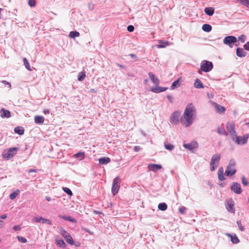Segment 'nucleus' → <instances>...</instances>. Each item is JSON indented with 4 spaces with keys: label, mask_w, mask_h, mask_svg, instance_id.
<instances>
[{
    "label": "nucleus",
    "mask_w": 249,
    "mask_h": 249,
    "mask_svg": "<svg viewBox=\"0 0 249 249\" xmlns=\"http://www.w3.org/2000/svg\"><path fill=\"white\" fill-rule=\"evenodd\" d=\"M196 114V108L193 104H188L181 117V123L185 127L190 126L194 122Z\"/></svg>",
    "instance_id": "1"
},
{
    "label": "nucleus",
    "mask_w": 249,
    "mask_h": 249,
    "mask_svg": "<svg viewBox=\"0 0 249 249\" xmlns=\"http://www.w3.org/2000/svg\"><path fill=\"white\" fill-rule=\"evenodd\" d=\"M221 158L219 154H214L211 160L210 169L211 171H214L218 167Z\"/></svg>",
    "instance_id": "2"
},
{
    "label": "nucleus",
    "mask_w": 249,
    "mask_h": 249,
    "mask_svg": "<svg viewBox=\"0 0 249 249\" xmlns=\"http://www.w3.org/2000/svg\"><path fill=\"white\" fill-rule=\"evenodd\" d=\"M213 68V64L212 62L207 60H203L201 63L200 68L198 71V72L201 73V71L208 72L210 71Z\"/></svg>",
    "instance_id": "3"
},
{
    "label": "nucleus",
    "mask_w": 249,
    "mask_h": 249,
    "mask_svg": "<svg viewBox=\"0 0 249 249\" xmlns=\"http://www.w3.org/2000/svg\"><path fill=\"white\" fill-rule=\"evenodd\" d=\"M235 162L234 160H231L226 170L225 175L226 176H232L236 172L235 168Z\"/></svg>",
    "instance_id": "4"
},
{
    "label": "nucleus",
    "mask_w": 249,
    "mask_h": 249,
    "mask_svg": "<svg viewBox=\"0 0 249 249\" xmlns=\"http://www.w3.org/2000/svg\"><path fill=\"white\" fill-rule=\"evenodd\" d=\"M17 152V148L16 147L10 148L4 150L2 153V156L4 159L9 160L12 158Z\"/></svg>",
    "instance_id": "5"
},
{
    "label": "nucleus",
    "mask_w": 249,
    "mask_h": 249,
    "mask_svg": "<svg viewBox=\"0 0 249 249\" xmlns=\"http://www.w3.org/2000/svg\"><path fill=\"white\" fill-rule=\"evenodd\" d=\"M249 137V134H246L243 137L236 135L232 140L237 144L243 145L247 143Z\"/></svg>",
    "instance_id": "6"
},
{
    "label": "nucleus",
    "mask_w": 249,
    "mask_h": 249,
    "mask_svg": "<svg viewBox=\"0 0 249 249\" xmlns=\"http://www.w3.org/2000/svg\"><path fill=\"white\" fill-rule=\"evenodd\" d=\"M226 132L228 135H230L231 138H233L236 135V131L235 130V125L234 123L228 122L226 124Z\"/></svg>",
    "instance_id": "7"
},
{
    "label": "nucleus",
    "mask_w": 249,
    "mask_h": 249,
    "mask_svg": "<svg viewBox=\"0 0 249 249\" xmlns=\"http://www.w3.org/2000/svg\"><path fill=\"white\" fill-rule=\"evenodd\" d=\"M120 181V178L118 177H116L113 180V183H112V188H111V191H112V194L114 196H115L118 193L119 188H120V185H119Z\"/></svg>",
    "instance_id": "8"
},
{
    "label": "nucleus",
    "mask_w": 249,
    "mask_h": 249,
    "mask_svg": "<svg viewBox=\"0 0 249 249\" xmlns=\"http://www.w3.org/2000/svg\"><path fill=\"white\" fill-rule=\"evenodd\" d=\"M180 115V113L178 111H174L171 115L170 118V122L173 124L176 125L179 122V117Z\"/></svg>",
    "instance_id": "9"
},
{
    "label": "nucleus",
    "mask_w": 249,
    "mask_h": 249,
    "mask_svg": "<svg viewBox=\"0 0 249 249\" xmlns=\"http://www.w3.org/2000/svg\"><path fill=\"white\" fill-rule=\"evenodd\" d=\"M237 39L233 36H228L225 37L223 39V43L229 46L230 47H232V43L236 42Z\"/></svg>",
    "instance_id": "10"
},
{
    "label": "nucleus",
    "mask_w": 249,
    "mask_h": 249,
    "mask_svg": "<svg viewBox=\"0 0 249 249\" xmlns=\"http://www.w3.org/2000/svg\"><path fill=\"white\" fill-rule=\"evenodd\" d=\"M231 190L237 194H240L242 192L241 186L239 183L234 182L231 186Z\"/></svg>",
    "instance_id": "11"
},
{
    "label": "nucleus",
    "mask_w": 249,
    "mask_h": 249,
    "mask_svg": "<svg viewBox=\"0 0 249 249\" xmlns=\"http://www.w3.org/2000/svg\"><path fill=\"white\" fill-rule=\"evenodd\" d=\"M33 220L36 222H40L43 224H47L50 225L52 224V222L51 220L48 219L44 218L41 216L36 217L33 219Z\"/></svg>",
    "instance_id": "12"
},
{
    "label": "nucleus",
    "mask_w": 249,
    "mask_h": 249,
    "mask_svg": "<svg viewBox=\"0 0 249 249\" xmlns=\"http://www.w3.org/2000/svg\"><path fill=\"white\" fill-rule=\"evenodd\" d=\"M148 169L152 171L156 172L158 170L162 168V166L160 164H150L147 166Z\"/></svg>",
    "instance_id": "13"
},
{
    "label": "nucleus",
    "mask_w": 249,
    "mask_h": 249,
    "mask_svg": "<svg viewBox=\"0 0 249 249\" xmlns=\"http://www.w3.org/2000/svg\"><path fill=\"white\" fill-rule=\"evenodd\" d=\"M197 143L196 142H192L188 143H185L183 146L189 150H193L197 147Z\"/></svg>",
    "instance_id": "14"
},
{
    "label": "nucleus",
    "mask_w": 249,
    "mask_h": 249,
    "mask_svg": "<svg viewBox=\"0 0 249 249\" xmlns=\"http://www.w3.org/2000/svg\"><path fill=\"white\" fill-rule=\"evenodd\" d=\"M167 89V88H165V87H161L156 86V87H152V88L151 89V91L153 92L159 93V92H161L162 91H164Z\"/></svg>",
    "instance_id": "15"
},
{
    "label": "nucleus",
    "mask_w": 249,
    "mask_h": 249,
    "mask_svg": "<svg viewBox=\"0 0 249 249\" xmlns=\"http://www.w3.org/2000/svg\"><path fill=\"white\" fill-rule=\"evenodd\" d=\"M0 116L2 118H9L11 116L10 112L9 110H6L4 108L1 109L0 111Z\"/></svg>",
    "instance_id": "16"
},
{
    "label": "nucleus",
    "mask_w": 249,
    "mask_h": 249,
    "mask_svg": "<svg viewBox=\"0 0 249 249\" xmlns=\"http://www.w3.org/2000/svg\"><path fill=\"white\" fill-rule=\"evenodd\" d=\"M73 157L81 160L85 159V155L84 152L80 151L77 153L74 154Z\"/></svg>",
    "instance_id": "17"
},
{
    "label": "nucleus",
    "mask_w": 249,
    "mask_h": 249,
    "mask_svg": "<svg viewBox=\"0 0 249 249\" xmlns=\"http://www.w3.org/2000/svg\"><path fill=\"white\" fill-rule=\"evenodd\" d=\"M149 78L152 82L155 85H158L160 83V81L157 77H155V75L152 72H149L148 73Z\"/></svg>",
    "instance_id": "18"
},
{
    "label": "nucleus",
    "mask_w": 249,
    "mask_h": 249,
    "mask_svg": "<svg viewBox=\"0 0 249 249\" xmlns=\"http://www.w3.org/2000/svg\"><path fill=\"white\" fill-rule=\"evenodd\" d=\"M217 174H218V179L222 181V180H224L225 179V178L224 176V169H223V167H221L219 168V169L218 170Z\"/></svg>",
    "instance_id": "19"
},
{
    "label": "nucleus",
    "mask_w": 249,
    "mask_h": 249,
    "mask_svg": "<svg viewBox=\"0 0 249 249\" xmlns=\"http://www.w3.org/2000/svg\"><path fill=\"white\" fill-rule=\"evenodd\" d=\"M226 234L231 238V241L232 243L237 244L239 242V240L236 235H232L230 233H227Z\"/></svg>",
    "instance_id": "20"
},
{
    "label": "nucleus",
    "mask_w": 249,
    "mask_h": 249,
    "mask_svg": "<svg viewBox=\"0 0 249 249\" xmlns=\"http://www.w3.org/2000/svg\"><path fill=\"white\" fill-rule=\"evenodd\" d=\"M236 54L239 57H244L246 55L247 53L242 48H238L236 50Z\"/></svg>",
    "instance_id": "21"
},
{
    "label": "nucleus",
    "mask_w": 249,
    "mask_h": 249,
    "mask_svg": "<svg viewBox=\"0 0 249 249\" xmlns=\"http://www.w3.org/2000/svg\"><path fill=\"white\" fill-rule=\"evenodd\" d=\"M180 78H178V80L175 81L173 83L171 87V89H174L175 88H178L180 87L181 84V82L180 81Z\"/></svg>",
    "instance_id": "22"
},
{
    "label": "nucleus",
    "mask_w": 249,
    "mask_h": 249,
    "mask_svg": "<svg viewBox=\"0 0 249 249\" xmlns=\"http://www.w3.org/2000/svg\"><path fill=\"white\" fill-rule=\"evenodd\" d=\"M194 87L197 89L204 88V86L199 79H196L194 82Z\"/></svg>",
    "instance_id": "23"
},
{
    "label": "nucleus",
    "mask_w": 249,
    "mask_h": 249,
    "mask_svg": "<svg viewBox=\"0 0 249 249\" xmlns=\"http://www.w3.org/2000/svg\"><path fill=\"white\" fill-rule=\"evenodd\" d=\"M34 120L36 124H40L44 123V118L42 116H36Z\"/></svg>",
    "instance_id": "24"
},
{
    "label": "nucleus",
    "mask_w": 249,
    "mask_h": 249,
    "mask_svg": "<svg viewBox=\"0 0 249 249\" xmlns=\"http://www.w3.org/2000/svg\"><path fill=\"white\" fill-rule=\"evenodd\" d=\"M98 160L101 164H107L110 161V159L108 157H103L100 158Z\"/></svg>",
    "instance_id": "25"
},
{
    "label": "nucleus",
    "mask_w": 249,
    "mask_h": 249,
    "mask_svg": "<svg viewBox=\"0 0 249 249\" xmlns=\"http://www.w3.org/2000/svg\"><path fill=\"white\" fill-rule=\"evenodd\" d=\"M55 243H56V245L59 247L63 248L66 247V244H65L64 241L62 239H58L57 238H56Z\"/></svg>",
    "instance_id": "26"
},
{
    "label": "nucleus",
    "mask_w": 249,
    "mask_h": 249,
    "mask_svg": "<svg viewBox=\"0 0 249 249\" xmlns=\"http://www.w3.org/2000/svg\"><path fill=\"white\" fill-rule=\"evenodd\" d=\"M214 9L213 7H206L204 9L205 13L208 16H212L214 13Z\"/></svg>",
    "instance_id": "27"
},
{
    "label": "nucleus",
    "mask_w": 249,
    "mask_h": 249,
    "mask_svg": "<svg viewBox=\"0 0 249 249\" xmlns=\"http://www.w3.org/2000/svg\"><path fill=\"white\" fill-rule=\"evenodd\" d=\"M58 217L61 218H62L66 221H70V222H71L73 223H76V220H75V219L71 216H62V215H59L58 216Z\"/></svg>",
    "instance_id": "28"
},
{
    "label": "nucleus",
    "mask_w": 249,
    "mask_h": 249,
    "mask_svg": "<svg viewBox=\"0 0 249 249\" xmlns=\"http://www.w3.org/2000/svg\"><path fill=\"white\" fill-rule=\"evenodd\" d=\"M214 105L215 108L216 109L217 111L219 112H223L225 111V108L224 107L219 105L216 103H214Z\"/></svg>",
    "instance_id": "29"
},
{
    "label": "nucleus",
    "mask_w": 249,
    "mask_h": 249,
    "mask_svg": "<svg viewBox=\"0 0 249 249\" xmlns=\"http://www.w3.org/2000/svg\"><path fill=\"white\" fill-rule=\"evenodd\" d=\"M14 131L16 133H17L20 135H22L24 133V129L22 127L17 126L14 129Z\"/></svg>",
    "instance_id": "30"
},
{
    "label": "nucleus",
    "mask_w": 249,
    "mask_h": 249,
    "mask_svg": "<svg viewBox=\"0 0 249 249\" xmlns=\"http://www.w3.org/2000/svg\"><path fill=\"white\" fill-rule=\"evenodd\" d=\"M64 238L66 242L69 244L71 245H73L74 244V241L70 234H68Z\"/></svg>",
    "instance_id": "31"
},
{
    "label": "nucleus",
    "mask_w": 249,
    "mask_h": 249,
    "mask_svg": "<svg viewBox=\"0 0 249 249\" xmlns=\"http://www.w3.org/2000/svg\"><path fill=\"white\" fill-rule=\"evenodd\" d=\"M226 209L229 212L231 213L234 212V209L233 208V205L231 202H228L226 205Z\"/></svg>",
    "instance_id": "32"
},
{
    "label": "nucleus",
    "mask_w": 249,
    "mask_h": 249,
    "mask_svg": "<svg viewBox=\"0 0 249 249\" xmlns=\"http://www.w3.org/2000/svg\"><path fill=\"white\" fill-rule=\"evenodd\" d=\"M202 29L205 32H210L212 30V27L208 24H205L203 25Z\"/></svg>",
    "instance_id": "33"
},
{
    "label": "nucleus",
    "mask_w": 249,
    "mask_h": 249,
    "mask_svg": "<svg viewBox=\"0 0 249 249\" xmlns=\"http://www.w3.org/2000/svg\"><path fill=\"white\" fill-rule=\"evenodd\" d=\"M80 36L79 32L77 31H71L69 33V37L71 38H74L76 37H78Z\"/></svg>",
    "instance_id": "34"
},
{
    "label": "nucleus",
    "mask_w": 249,
    "mask_h": 249,
    "mask_svg": "<svg viewBox=\"0 0 249 249\" xmlns=\"http://www.w3.org/2000/svg\"><path fill=\"white\" fill-rule=\"evenodd\" d=\"M159 42L160 43L157 45V48H165L168 45H169V43L168 42H162L161 40H160Z\"/></svg>",
    "instance_id": "35"
},
{
    "label": "nucleus",
    "mask_w": 249,
    "mask_h": 249,
    "mask_svg": "<svg viewBox=\"0 0 249 249\" xmlns=\"http://www.w3.org/2000/svg\"><path fill=\"white\" fill-rule=\"evenodd\" d=\"M237 2H239L242 5L246 6L249 9V0H236Z\"/></svg>",
    "instance_id": "36"
},
{
    "label": "nucleus",
    "mask_w": 249,
    "mask_h": 249,
    "mask_svg": "<svg viewBox=\"0 0 249 249\" xmlns=\"http://www.w3.org/2000/svg\"><path fill=\"white\" fill-rule=\"evenodd\" d=\"M158 208L161 211H165L167 208V206L165 203H161L158 205Z\"/></svg>",
    "instance_id": "37"
},
{
    "label": "nucleus",
    "mask_w": 249,
    "mask_h": 249,
    "mask_svg": "<svg viewBox=\"0 0 249 249\" xmlns=\"http://www.w3.org/2000/svg\"><path fill=\"white\" fill-rule=\"evenodd\" d=\"M23 61L25 68L30 71H32L28 60L26 58H24Z\"/></svg>",
    "instance_id": "38"
},
{
    "label": "nucleus",
    "mask_w": 249,
    "mask_h": 249,
    "mask_svg": "<svg viewBox=\"0 0 249 249\" xmlns=\"http://www.w3.org/2000/svg\"><path fill=\"white\" fill-rule=\"evenodd\" d=\"M86 77V74L84 72H80L78 75V80L79 81H83Z\"/></svg>",
    "instance_id": "39"
},
{
    "label": "nucleus",
    "mask_w": 249,
    "mask_h": 249,
    "mask_svg": "<svg viewBox=\"0 0 249 249\" xmlns=\"http://www.w3.org/2000/svg\"><path fill=\"white\" fill-rule=\"evenodd\" d=\"M19 192L18 190H17L15 192L10 195V198L12 200L14 199L18 196V193Z\"/></svg>",
    "instance_id": "40"
},
{
    "label": "nucleus",
    "mask_w": 249,
    "mask_h": 249,
    "mask_svg": "<svg viewBox=\"0 0 249 249\" xmlns=\"http://www.w3.org/2000/svg\"><path fill=\"white\" fill-rule=\"evenodd\" d=\"M164 147L167 150L170 151L172 150L175 147L174 145L170 143H165Z\"/></svg>",
    "instance_id": "41"
},
{
    "label": "nucleus",
    "mask_w": 249,
    "mask_h": 249,
    "mask_svg": "<svg viewBox=\"0 0 249 249\" xmlns=\"http://www.w3.org/2000/svg\"><path fill=\"white\" fill-rule=\"evenodd\" d=\"M217 133L219 134H221V135H226L227 136V132H226V131L223 130L220 127H218L217 128Z\"/></svg>",
    "instance_id": "42"
},
{
    "label": "nucleus",
    "mask_w": 249,
    "mask_h": 249,
    "mask_svg": "<svg viewBox=\"0 0 249 249\" xmlns=\"http://www.w3.org/2000/svg\"><path fill=\"white\" fill-rule=\"evenodd\" d=\"M63 190L66 193H67L68 195H69L71 196L72 195V193L71 191L69 188H67V187H63Z\"/></svg>",
    "instance_id": "43"
},
{
    "label": "nucleus",
    "mask_w": 249,
    "mask_h": 249,
    "mask_svg": "<svg viewBox=\"0 0 249 249\" xmlns=\"http://www.w3.org/2000/svg\"><path fill=\"white\" fill-rule=\"evenodd\" d=\"M187 209L184 206H181L178 209L179 212L181 214H184L185 213Z\"/></svg>",
    "instance_id": "44"
},
{
    "label": "nucleus",
    "mask_w": 249,
    "mask_h": 249,
    "mask_svg": "<svg viewBox=\"0 0 249 249\" xmlns=\"http://www.w3.org/2000/svg\"><path fill=\"white\" fill-rule=\"evenodd\" d=\"M36 2L35 0H29L28 4L30 6L34 7L36 6Z\"/></svg>",
    "instance_id": "45"
},
{
    "label": "nucleus",
    "mask_w": 249,
    "mask_h": 249,
    "mask_svg": "<svg viewBox=\"0 0 249 249\" xmlns=\"http://www.w3.org/2000/svg\"><path fill=\"white\" fill-rule=\"evenodd\" d=\"M17 239L18 240V241L21 243H25L27 242V239L24 237L21 236H18Z\"/></svg>",
    "instance_id": "46"
},
{
    "label": "nucleus",
    "mask_w": 249,
    "mask_h": 249,
    "mask_svg": "<svg viewBox=\"0 0 249 249\" xmlns=\"http://www.w3.org/2000/svg\"><path fill=\"white\" fill-rule=\"evenodd\" d=\"M60 234L61 235H62L64 238L70 233H68L65 230H61L60 231Z\"/></svg>",
    "instance_id": "47"
},
{
    "label": "nucleus",
    "mask_w": 249,
    "mask_h": 249,
    "mask_svg": "<svg viewBox=\"0 0 249 249\" xmlns=\"http://www.w3.org/2000/svg\"><path fill=\"white\" fill-rule=\"evenodd\" d=\"M238 40L240 41L242 43H244L245 41V36L244 35H241L238 37Z\"/></svg>",
    "instance_id": "48"
},
{
    "label": "nucleus",
    "mask_w": 249,
    "mask_h": 249,
    "mask_svg": "<svg viewBox=\"0 0 249 249\" xmlns=\"http://www.w3.org/2000/svg\"><path fill=\"white\" fill-rule=\"evenodd\" d=\"M242 182L243 184L245 186H247L249 184V182H248V180L245 177L242 178Z\"/></svg>",
    "instance_id": "49"
},
{
    "label": "nucleus",
    "mask_w": 249,
    "mask_h": 249,
    "mask_svg": "<svg viewBox=\"0 0 249 249\" xmlns=\"http://www.w3.org/2000/svg\"><path fill=\"white\" fill-rule=\"evenodd\" d=\"M127 31L132 32L134 30V27L133 25H129L127 28Z\"/></svg>",
    "instance_id": "50"
},
{
    "label": "nucleus",
    "mask_w": 249,
    "mask_h": 249,
    "mask_svg": "<svg viewBox=\"0 0 249 249\" xmlns=\"http://www.w3.org/2000/svg\"><path fill=\"white\" fill-rule=\"evenodd\" d=\"M167 98L170 103H173L174 98L170 95H167Z\"/></svg>",
    "instance_id": "51"
},
{
    "label": "nucleus",
    "mask_w": 249,
    "mask_h": 249,
    "mask_svg": "<svg viewBox=\"0 0 249 249\" xmlns=\"http://www.w3.org/2000/svg\"><path fill=\"white\" fill-rule=\"evenodd\" d=\"M237 224L238 225V226L239 227V229L241 231H244V227L243 226H242V224H241V223L240 221H237Z\"/></svg>",
    "instance_id": "52"
},
{
    "label": "nucleus",
    "mask_w": 249,
    "mask_h": 249,
    "mask_svg": "<svg viewBox=\"0 0 249 249\" xmlns=\"http://www.w3.org/2000/svg\"><path fill=\"white\" fill-rule=\"evenodd\" d=\"M244 48L248 51H249V41L247 42L244 45Z\"/></svg>",
    "instance_id": "53"
},
{
    "label": "nucleus",
    "mask_w": 249,
    "mask_h": 249,
    "mask_svg": "<svg viewBox=\"0 0 249 249\" xmlns=\"http://www.w3.org/2000/svg\"><path fill=\"white\" fill-rule=\"evenodd\" d=\"M1 82L3 83V84H5V85H8L9 88H10L11 87V84L9 82H7V81H6L5 80H2V81H1Z\"/></svg>",
    "instance_id": "54"
},
{
    "label": "nucleus",
    "mask_w": 249,
    "mask_h": 249,
    "mask_svg": "<svg viewBox=\"0 0 249 249\" xmlns=\"http://www.w3.org/2000/svg\"><path fill=\"white\" fill-rule=\"evenodd\" d=\"M141 150V147L139 146H135L134 147V150L135 152H139Z\"/></svg>",
    "instance_id": "55"
},
{
    "label": "nucleus",
    "mask_w": 249,
    "mask_h": 249,
    "mask_svg": "<svg viewBox=\"0 0 249 249\" xmlns=\"http://www.w3.org/2000/svg\"><path fill=\"white\" fill-rule=\"evenodd\" d=\"M13 229L14 231H19L20 230V228L19 226L16 225L13 227Z\"/></svg>",
    "instance_id": "56"
},
{
    "label": "nucleus",
    "mask_w": 249,
    "mask_h": 249,
    "mask_svg": "<svg viewBox=\"0 0 249 249\" xmlns=\"http://www.w3.org/2000/svg\"><path fill=\"white\" fill-rule=\"evenodd\" d=\"M89 8L90 9L92 10L94 8V5L92 3L89 4Z\"/></svg>",
    "instance_id": "57"
},
{
    "label": "nucleus",
    "mask_w": 249,
    "mask_h": 249,
    "mask_svg": "<svg viewBox=\"0 0 249 249\" xmlns=\"http://www.w3.org/2000/svg\"><path fill=\"white\" fill-rule=\"evenodd\" d=\"M43 113H44L45 114H49V113H50V111H49V110H48V109H44V110H43Z\"/></svg>",
    "instance_id": "58"
},
{
    "label": "nucleus",
    "mask_w": 249,
    "mask_h": 249,
    "mask_svg": "<svg viewBox=\"0 0 249 249\" xmlns=\"http://www.w3.org/2000/svg\"><path fill=\"white\" fill-rule=\"evenodd\" d=\"M129 55L130 56V57L132 58H137V56H136L135 54H133V53H131L129 54Z\"/></svg>",
    "instance_id": "59"
},
{
    "label": "nucleus",
    "mask_w": 249,
    "mask_h": 249,
    "mask_svg": "<svg viewBox=\"0 0 249 249\" xmlns=\"http://www.w3.org/2000/svg\"><path fill=\"white\" fill-rule=\"evenodd\" d=\"M29 173H32V172H34V173H36L37 171H36V169H30L29 170Z\"/></svg>",
    "instance_id": "60"
},
{
    "label": "nucleus",
    "mask_w": 249,
    "mask_h": 249,
    "mask_svg": "<svg viewBox=\"0 0 249 249\" xmlns=\"http://www.w3.org/2000/svg\"><path fill=\"white\" fill-rule=\"evenodd\" d=\"M6 217H7V214H4L1 215V216H0V218L1 219H5Z\"/></svg>",
    "instance_id": "61"
},
{
    "label": "nucleus",
    "mask_w": 249,
    "mask_h": 249,
    "mask_svg": "<svg viewBox=\"0 0 249 249\" xmlns=\"http://www.w3.org/2000/svg\"><path fill=\"white\" fill-rule=\"evenodd\" d=\"M46 199L48 201H51L52 200V198L49 197V196H46Z\"/></svg>",
    "instance_id": "62"
},
{
    "label": "nucleus",
    "mask_w": 249,
    "mask_h": 249,
    "mask_svg": "<svg viewBox=\"0 0 249 249\" xmlns=\"http://www.w3.org/2000/svg\"><path fill=\"white\" fill-rule=\"evenodd\" d=\"M117 65H118L119 67H120V68H124V66H123V65H120V64H117Z\"/></svg>",
    "instance_id": "63"
},
{
    "label": "nucleus",
    "mask_w": 249,
    "mask_h": 249,
    "mask_svg": "<svg viewBox=\"0 0 249 249\" xmlns=\"http://www.w3.org/2000/svg\"><path fill=\"white\" fill-rule=\"evenodd\" d=\"M147 82V79H145V80H144V83H146V82Z\"/></svg>",
    "instance_id": "64"
}]
</instances>
